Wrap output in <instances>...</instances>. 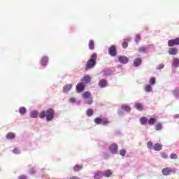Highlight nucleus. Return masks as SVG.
Masks as SVG:
<instances>
[{
  "label": "nucleus",
  "mask_w": 179,
  "mask_h": 179,
  "mask_svg": "<svg viewBox=\"0 0 179 179\" xmlns=\"http://www.w3.org/2000/svg\"><path fill=\"white\" fill-rule=\"evenodd\" d=\"M55 114V112L51 109L49 108L46 111L43 110L39 114V117L43 120V118H46L47 121H52L54 120V115Z\"/></svg>",
  "instance_id": "nucleus-1"
},
{
  "label": "nucleus",
  "mask_w": 179,
  "mask_h": 179,
  "mask_svg": "<svg viewBox=\"0 0 179 179\" xmlns=\"http://www.w3.org/2000/svg\"><path fill=\"white\" fill-rule=\"evenodd\" d=\"M96 61H97V54L94 53L91 55L90 59L87 60L85 64L86 71H87V69H92V68H94L96 64Z\"/></svg>",
  "instance_id": "nucleus-2"
},
{
  "label": "nucleus",
  "mask_w": 179,
  "mask_h": 179,
  "mask_svg": "<svg viewBox=\"0 0 179 179\" xmlns=\"http://www.w3.org/2000/svg\"><path fill=\"white\" fill-rule=\"evenodd\" d=\"M168 45L169 47H176L179 45V38H176L175 39H171L168 41Z\"/></svg>",
  "instance_id": "nucleus-3"
},
{
  "label": "nucleus",
  "mask_w": 179,
  "mask_h": 179,
  "mask_svg": "<svg viewBox=\"0 0 179 179\" xmlns=\"http://www.w3.org/2000/svg\"><path fill=\"white\" fill-rule=\"evenodd\" d=\"M109 150L113 153V155H116V153L118 152V145L115 143L110 145L109 146Z\"/></svg>",
  "instance_id": "nucleus-4"
},
{
  "label": "nucleus",
  "mask_w": 179,
  "mask_h": 179,
  "mask_svg": "<svg viewBox=\"0 0 179 179\" xmlns=\"http://www.w3.org/2000/svg\"><path fill=\"white\" fill-rule=\"evenodd\" d=\"M162 171L163 176H170V174L173 173V169H171V168L170 167H166V168H164Z\"/></svg>",
  "instance_id": "nucleus-5"
},
{
  "label": "nucleus",
  "mask_w": 179,
  "mask_h": 179,
  "mask_svg": "<svg viewBox=\"0 0 179 179\" xmlns=\"http://www.w3.org/2000/svg\"><path fill=\"white\" fill-rule=\"evenodd\" d=\"M109 54L111 57H115V55H117V48L114 45L110 46L109 48Z\"/></svg>",
  "instance_id": "nucleus-6"
},
{
  "label": "nucleus",
  "mask_w": 179,
  "mask_h": 179,
  "mask_svg": "<svg viewBox=\"0 0 179 179\" xmlns=\"http://www.w3.org/2000/svg\"><path fill=\"white\" fill-rule=\"evenodd\" d=\"M118 60H119V62H120V64H123V65H125V64H128L129 61L128 57L125 56L119 57Z\"/></svg>",
  "instance_id": "nucleus-7"
},
{
  "label": "nucleus",
  "mask_w": 179,
  "mask_h": 179,
  "mask_svg": "<svg viewBox=\"0 0 179 179\" xmlns=\"http://www.w3.org/2000/svg\"><path fill=\"white\" fill-rule=\"evenodd\" d=\"M76 90L78 93H82V92L85 90V85H83L82 83L77 84Z\"/></svg>",
  "instance_id": "nucleus-8"
},
{
  "label": "nucleus",
  "mask_w": 179,
  "mask_h": 179,
  "mask_svg": "<svg viewBox=\"0 0 179 179\" xmlns=\"http://www.w3.org/2000/svg\"><path fill=\"white\" fill-rule=\"evenodd\" d=\"M168 52L169 55H176V54L178 52V50H177L176 48H171L169 49Z\"/></svg>",
  "instance_id": "nucleus-9"
},
{
  "label": "nucleus",
  "mask_w": 179,
  "mask_h": 179,
  "mask_svg": "<svg viewBox=\"0 0 179 179\" xmlns=\"http://www.w3.org/2000/svg\"><path fill=\"white\" fill-rule=\"evenodd\" d=\"M142 64V59L141 58H136L134 62H133V65L134 66H135L136 68L138 66H140V65Z\"/></svg>",
  "instance_id": "nucleus-10"
},
{
  "label": "nucleus",
  "mask_w": 179,
  "mask_h": 179,
  "mask_svg": "<svg viewBox=\"0 0 179 179\" xmlns=\"http://www.w3.org/2000/svg\"><path fill=\"white\" fill-rule=\"evenodd\" d=\"M153 150H155L156 152H159V150H162L163 149V146L159 143H156L153 145Z\"/></svg>",
  "instance_id": "nucleus-11"
},
{
  "label": "nucleus",
  "mask_w": 179,
  "mask_h": 179,
  "mask_svg": "<svg viewBox=\"0 0 179 179\" xmlns=\"http://www.w3.org/2000/svg\"><path fill=\"white\" fill-rule=\"evenodd\" d=\"M103 177V172L101 171H97L94 174V178L95 179H100Z\"/></svg>",
  "instance_id": "nucleus-12"
},
{
  "label": "nucleus",
  "mask_w": 179,
  "mask_h": 179,
  "mask_svg": "<svg viewBox=\"0 0 179 179\" xmlns=\"http://www.w3.org/2000/svg\"><path fill=\"white\" fill-rule=\"evenodd\" d=\"M81 80L83 82H85V83H90L92 80V77H90V76H85L82 78Z\"/></svg>",
  "instance_id": "nucleus-13"
},
{
  "label": "nucleus",
  "mask_w": 179,
  "mask_h": 179,
  "mask_svg": "<svg viewBox=\"0 0 179 179\" xmlns=\"http://www.w3.org/2000/svg\"><path fill=\"white\" fill-rule=\"evenodd\" d=\"M99 86H100V87H102V88L106 87V86H107V80L104 79L99 80Z\"/></svg>",
  "instance_id": "nucleus-14"
},
{
  "label": "nucleus",
  "mask_w": 179,
  "mask_h": 179,
  "mask_svg": "<svg viewBox=\"0 0 179 179\" xmlns=\"http://www.w3.org/2000/svg\"><path fill=\"white\" fill-rule=\"evenodd\" d=\"M69 90H72L71 84L66 85L63 87V92H64L65 93H66L67 92H69Z\"/></svg>",
  "instance_id": "nucleus-15"
},
{
  "label": "nucleus",
  "mask_w": 179,
  "mask_h": 179,
  "mask_svg": "<svg viewBox=\"0 0 179 179\" xmlns=\"http://www.w3.org/2000/svg\"><path fill=\"white\" fill-rule=\"evenodd\" d=\"M102 174L104 176V177H111V176H113V171H111L110 169H108L105 171Z\"/></svg>",
  "instance_id": "nucleus-16"
},
{
  "label": "nucleus",
  "mask_w": 179,
  "mask_h": 179,
  "mask_svg": "<svg viewBox=\"0 0 179 179\" xmlns=\"http://www.w3.org/2000/svg\"><path fill=\"white\" fill-rule=\"evenodd\" d=\"M6 139H15V138H16V136L13 133L9 132L6 136Z\"/></svg>",
  "instance_id": "nucleus-17"
},
{
  "label": "nucleus",
  "mask_w": 179,
  "mask_h": 179,
  "mask_svg": "<svg viewBox=\"0 0 179 179\" xmlns=\"http://www.w3.org/2000/svg\"><path fill=\"white\" fill-rule=\"evenodd\" d=\"M48 57H43L42 59H41V65H43V66H45V65H47V64H48Z\"/></svg>",
  "instance_id": "nucleus-18"
},
{
  "label": "nucleus",
  "mask_w": 179,
  "mask_h": 179,
  "mask_svg": "<svg viewBox=\"0 0 179 179\" xmlns=\"http://www.w3.org/2000/svg\"><path fill=\"white\" fill-rule=\"evenodd\" d=\"M30 117H31V118H37V117H38V112H37V110L31 112Z\"/></svg>",
  "instance_id": "nucleus-19"
},
{
  "label": "nucleus",
  "mask_w": 179,
  "mask_h": 179,
  "mask_svg": "<svg viewBox=\"0 0 179 179\" xmlns=\"http://www.w3.org/2000/svg\"><path fill=\"white\" fill-rule=\"evenodd\" d=\"M173 66L175 68H178L179 66V59L178 58H175L173 62Z\"/></svg>",
  "instance_id": "nucleus-20"
},
{
  "label": "nucleus",
  "mask_w": 179,
  "mask_h": 179,
  "mask_svg": "<svg viewBox=\"0 0 179 179\" xmlns=\"http://www.w3.org/2000/svg\"><path fill=\"white\" fill-rule=\"evenodd\" d=\"M88 47L90 50H94V41H93V40L90 41Z\"/></svg>",
  "instance_id": "nucleus-21"
},
{
  "label": "nucleus",
  "mask_w": 179,
  "mask_h": 179,
  "mask_svg": "<svg viewBox=\"0 0 179 179\" xmlns=\"http://www.w3.org/2000/svg\"><path fill=\"white\" fill-rule=\"evenodd\" d=\"M92 94H90V92H85L83 94V97L84 99H90L91 97Z\"/></svg>",
  "instance_id": "nucleus-22"
},
{
  "label": "nucleus",
  "mask_w": 179,
  "mask_h": 179,
  "mask_svg": "<svg viewBox=\"0 0 179 179\" xmlns=\"http://www.w3.org/2000/svg\"><path fill=\"white\" fill-rule=\"evenodd\" d=\"M140 122L141 124V125H145V124H146V122H148V119L146 117H143L140 119Z\"/></svg>",
  "instance_id": "nucleus-23"
},
{
  "label": "nucleus",
  "mask_w": 179,
  "mask_h": 179,
  "mask_svg": "<svg viewBox=\"0 0 179 179\" xmlns=\"http://www.w3.org/2000/svg\"><path fill=\"white\" fill-rule=\"evenodd\" d=\"M136 108L137 110H138V111H142V110H143V106L139 103H136Z\"/></svg>",
  "instance_id": "nucleus-24"
},
{
  "label": "nucleus",
  "mask_w": 179,
  "mask_h": 179,
  "mask_svg": "<svg viewBox=\"0 0 179 179\" xmlns=\"http://www.w3.org/2000/svg\"><path fill=\"white\" fill-rule=\"evenodd\" d=\"M122 110H124V111H131V107L127 106V105H122L121 106Z\"/></svg>",
  "instance_id": "nucleus-25"
},
{
  "label": "nucleus",
  "mask_w": 179,
  "mask_h": 179,
  "mask_svg": "<svg viewBox=\"0 0 179 179\" xmlns=\"http://www.w3.org/2000/svg\"><path fill=\"white\" fill-rule=\"evenodd\" d=\"M102 120H103V118L96 117L94 119V122H95V124H97L99 125L100 124H102Z\"/></svg>",
  "instance_id": "nucleus-26"
},
{
  "label": "nucleus",
  "mask_w": 179,
  "mask_h": 179,
  "mask_svg": "<svg viewBox=\"0 0 179 179\" xmlns=\"http://www.w3.org/2000/svg\"><path fill=\"white\" fill-rule=\"evenodd\" d=\"M83 168V166H82L81 165H76L74 166V171H80V170H82Z\"/></svg>",
  "instance_id": "nucleus-27"
},
{
  "label": "nucleus",
  "mask_w": 179,
  "mask_h": 179,
  "mask_svg": "<svg viewBox=\"0 0 179 179\" xmlns=\"http://www.w3.org/2000/svg\"><path fill=\"white\" fill-rule=\"evenodd\" d=\"M86 114H87V117H92L94 114V112H93L92 109H88V110H87Z\"/></svg>",
  "instance_id": "nucleus-28"
},
{
  "label": "nucleus",
  "mask_w": 179,
  "mask_h": 179,
  "mask_svg": "<svg viewBox=\"0 0 179 179\" xmlns=\"http://www.w3.org/2000/svg\"><path fill=\"white\" fill-rule=\"evenodd\" d=\"M101 124H103V125H107L108 124H110V121H108V119L103 117Z\"/></svg>",
  "instance_id": "nucleus-29"
},
{
  "label": "nucleus",
  "mask_w": 179,
  "mask_h": 179,
  "mask_svg": "<svg viewBox=\"0 0 179 179\" xmlns=\"http://www.w3.org/2000/svg\"><path fill=\"white\" fill-rule=\"evenodd\" d=\"M155 122H156L155 118L152 117L148 120L149 125H155Z\"/></svg>",
  "instance_id": "nucleus-30"
},
{
  "label": "nucleus",
  "mask_w": 179,
  "mask_h": 179,
  "mask_svg": "<svg viewBox=\"0 0 179 179\" xmlns=\"http://www.w3.org/2000/svg\"><path fill=\"white\" fill-rule=\"evenodd\" d=\"M147 148L150 150L153 149V143L152 141H148L147 143Z\"/></svg>",
  "instance_id": "nucleus-31"
},
{
  "label": "nucleus",
  "mask_w": 179,
  "mask_h": 179,
  "mask_svg": "<svg viewBox=\"0 0 179 179\" xmlns=\"http://www.w3.org/2000/svg\"><path fill=\"white\" fill-rule=\"evenodd\" d=\"M149 83L150 85H155V83H156V78L152 77L151 78H150Z\"/></svg>",
  "instance_id": "nucleus-32"
},
{
  "label": "nucleus",
  "mask_w": 179,
  "mask_h": 179,
  "mask_svg": "<svg viewBox=\"0 0 179 179\" xmlns=\"http://www.w3.org/2000/svg\"><path fill=\"white\" fill-rule=\"evenodd\" d=\"M145 92H152V86H150V85H145Z\"/></svg>",
  "instance_id": "nucleus-33"
},
{
  "label": "nucleus",
  "mask_w": 179,
  "mask_h": 179,
  "mask_svg": "<svg viewBox=\"0 0 179 179\" xmlns=\"http://www.w3.org/2000/svg\"><path fill=\"white\" fill-rule=\"evenodd\" d=\"M85 103L89 104V105L92 104L93 103V99L92 97L88 98V99H87L85 101Z\"/></svg>",
  "instance_id": "nucleus-34"
},
{
  "label": "nucleus",
  "mask_w": 179,
  "mask_h": 179,
  "mask_svg": "<svg viewBox=\"0 0 179 179\" xmlns=\"http://www.w3.org/2000/svg\"><path fill=\"white\" fill-rule=\"evenodd\" d=\"M163 128V126H162V124L158 123L156 126H155V129L156 131H161V129Z\"/></svg>",
  "instance_id": "nucleus-35"
},
{
  "label": "nucleus",
  "mask_w": 179,
  "mask_h": 179,
  "mask_svg": "<svg viewBox=\"0 0 179 179\" xmlns=\"http://www.w3.org/2000/svg\"><path fill=\"white\" fill-rule=\"evenodd\" d=\"M173 96H175V97H179V89H176L173 92Z\"/></svg>",
  "instance_id": "nucleus-36"
},
{
  "label": "nucleus",
  "mask_w": 179,
  "mask_h": 179,
  "mask_svg": "<svg viewBox=\"0 0 179 179\" xmlns=\"http://www.w3.org/2000/svg\"><path fill=\"white\" fill-rule=\"evenodd\" d=\"M19 111L20 114H26V108H20Z\"/></svg>",
  "instance_id": "nucleus-37"
},
{
  "label": "nucleus",
  "mask_w": 179,
  "mask_h": 179,
  "mask_svg": "<svg viewBox=\"0 0 179 179\" xmlns=\"http://www.w3.org/2000/svg\"><path fill=\"white\" fill-rule=\"evenodd\" d=\"M126 153H127V150H120V156H125Z\"/></svg>",
  "instance_id": "nucleus-38"
},
{
  "label": "nucleus",
  "mask_w": 179,
  "mask_h": 179,
  "mask_svg": "<svg viewBox=\"0 0 179 179\" xmlns=\"http://www.w3.org/2000/svg\"><path fill=\"white\" fill-rule=\"evenodd\" d=\"M13 153H15V155H20V150L18 148H14Z\"/></svg>",
  "instance_id": "nucleus-39"
},
{
  "label": "nucleus",
  "mask_w": 179,
  "mask_h": 179,
  "mask_svg": "<svg viewBox=\"0 0 179 179\" xmlns=\"http://www.w3.org/2000/svg\"><path fill=\"white\" fill-rule=\"evenodd\" d=\"M161 156H162V159H167V157H168L167 154H166L164 152H162L161 154Z\"/></svg>",
  "instance_id": "nucleus-40"
},
{
  "label": "nucleus",
  "mask_w": 179,
  "mask_h": 179,
  "mask_svg": "<svg viewBox=\"0 0 179 179\" xmlns=\"http://www.w3.org/2000/svg\"><path fill=\"white\" fill-rule=\"evenodd\" d=\"M177 158H178L177 155H176V154L171 155V159L176 160V159H177Z\"/></svg>",
  "instance_id": "nucleus-41"
},
{
  "label": "nucleus",
  "mask_w": 179,
  "mask_h": 179,
  "mask_svg": "<svg viewBox=\"0 0 179 179\" xmlns=\"http://www.w3.org/2000/svg\"><path fill=\"white\" fill-rule=\"evenodd\" d=\"M123 48H128V42H124L122 43Z\"/></svg>",
  "instance_id": "nucleus-42"
},
{
  "label": "nucleus",
  "mask_w": 179,
  "mask_h": 179,
  "mask_svg": "<svg viewBox=\"0 0 179 179\" xmlns=\"http://www.w3.org/2000/svg\"><path fill=\"white\" fill-rule=\"evenodd\" d=\"M164 68V64H161L157 66V69H163Z\"/></svg>",
  "instance_id": "nucleus-43"
},
{
  "label": "nucleus",
  "mask_w": 179,
  "mask_h": 179,
  "mask_svg": "<svg viewBox=\"0 0 179 179\" xmlns=\"http://www.w3.org/2000/svg\"><path fill=\"white\" fill-rule=\"evenodd\" d=\"M140 40H141V36L136 35V43H138V41H139Z\"/></svg>",
  "instance_id": "nucleus-44"
},
{
  "label": "nucleus",
  "mask_w": 179,
  "mask_h": 179,
  "mask_svg": "<svg viewBox=\"0 0 179 179\" xmlns=\"http://www.w3.org/2000/svg\"><path fill=\"white\" fill-rule=\"evenodd\" d=\"M146 52V48H140V52Z\"/></svg>",
  "instance_id": "nucleus-45"
},
{
  "label": "nucleus",
  "mask_w": 179,
  "mask_h": 179,
  "mask_svg": "<svg viewBox=\"0 0 179 179\" xmlns=\"http://www.w3.org/2000/svg\"><path fill=\"white\" fill-rule=\"evenodd\" d=\"M69 101H71V103H75L76 100L75 99V98H70Z\"/></svg>",
  "instance_id": "nucleus-46"
},
{
  "label": "nucleus",
  "mask_w": 179,
  "mask_h": 179,
  "mask_svg": "<svg viewBox=\"0 0 179 179\" xmlns=\"http://www.w3.org/2000/svg\"><path fill=\"white\" fill-rule=\"evenodd\" d=\"M18 179H27L26 176H20Z\"/></svg>",
  "instance_id": "nucleus-47"
},
{
  "label": "nucleus",
  "mask_w": 179,
  "mask_h": 179,
  "mask_svg": "<svg viewBox=\"0 0 179 179\" xmlns=\"http://www.w3.org/2000/svg\"><path fill=\"white\" fill-rule=\"evenodd\" d=\"M70 179H79V178L78 176H73Z\"/></svg>",
  "instance_id": "nucleus-48"
}]
</instances>
